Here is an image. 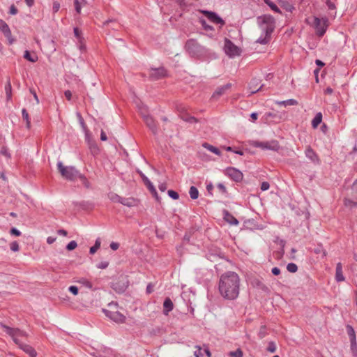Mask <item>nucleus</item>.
Instances as JSON below:
<instances>
[{
	"mask_svg": "<svg viewBox=\"0 0 357 357\" xmlns=\"http://www.w3.org/2000/svg\"><path fill=\"white\" fill-rule=\"evenodd\" d=\"M220 294L227 300H235L239 295L240 278L234 271H227L221 275L218 282Z\"/></svg>",
	"mask_w": 357,
	"mask_h": 357,
	"instance_id": "1",
	"label": "nucleus"
},
{
	"mask_svg": "<svg viewBox=\"0 0 357 357\" xmlns=\"http://www.w3.org/2000/svg\"><path fill=\"white\" fill-rule=\"evenodd\" d=\"M185 50L190 57L204 59L211 54V51L204 46L201 45L195 39H189L185 44Z\"/></svg>",
	"mask_w": 357,
	"mask_h": 357,
	"instance_id": "2",
	"label": "nucleus"
},
{
	"mask_svg": "<svg viewBox=\"0 0 357 357\" xmlns=\"http://www.w3.org/2000/svg\"><path fill=\"white\" fill-rule=\"evenodd\" d=\"M258 22L262 33L271 37L275 27V21L273 17L269 15L260 16L258 17Z\"/></svg>",
	"mask_w": 357,
	"mask_h": 357,
	"instance_id": "3",
	"label": "nucleus"
},
{
	"mask_svg": "<svg viewBox=\"0 0 357 357\" xmlns=\"http://www.w3.org/2000/svg\"><path fill=\"white\" fill-rule=\"evenodd\" d=\"M57 167L61 175L66 180L74 181L77 177L84 178L85 177L81 175L79 171L73 166H64L62 162H57Z\"/></svg>",
	"mask_w": 357,
	"mask_h": 357,
	"instance_id": "4",
	"label": "nucleus"
},
{
	"mask_svg": "<svg viewBox=\"0 0 357 357\" xmlns=\"http://www.w3.org/2000/svg\"><path fill=\"white\" fill-rule=\"evenodd\" d=\"M307 22L315 29L316 34L319 37H322L325 34L328 26V21L326 17H314L312 22H310L309 20H307Z\"/></svg>",
	"mask_w": 357,
	"mask_h": 357,
	"instance_id": "5",
	"label": "nucleus"
},
{
	"mask_svg": "<svg viewBox=\"0 0 357 357\" xmlns=\"http://www.w3.org/2000/svg\"><path fill=\"white\" fill-rule=\"evenodd\" d=\"M4 331L8 334L13 340L16 344H20L22 341L20 339V337H26L27 334L26 332L21 331L18 328H14L6 325L3 326Z\"/></svg>",
	"mask_w": 357,
	"mask_h": 357,
	"instance_id": "6",
	"label": "nucleus"
},
{
	"mask_svg": "<svg viewBox=\"0 0 357 357\" xmlns=\"http://www.w3.org/2000/svg\"><path fill=\"white\" fill-rule=\"evenodd\" d=\"M252 145L255 147L260 148L263 150H271L273 151H278L280 146L277 140H271L266 142L255 141Z\"/></svg>",
	"mask_w": 357,
	"mask_h": 357,
	"instance_id": "7",
	"label": "nucleus"
},
{
	"mask_svg": "<svg viewBox=\"0 0 357 357\" xmlns=\"http://www.w3.org/2000/svg\"><path fill=\"white\" fill-rule=\"evenodd\" d=\"M224 50L230 58L239 56L241 53V50L227 38L225 39Z\"/></svg>",
	"mask_w": 357,
	"mask_h": 357,
	"instance_id": "8",
	"label": "nucleus"
},
{
	"mask_svg": "<svg viewBox=\"0 0 357 357\" xmlns=\"http://www.w3.org/2000/svg\"><path fill=\"white\" fill-rule=\"evenodd\" d=\"M139 109L146 126L149 128V129L152 131L153 134H156V124L155 123L154 119L151 116L149 115L146 107L142 105V107H139Z\"/></svg>",
	"mask_w": 357,
	"mask_h": 357,
	"instance_id": "9",
	"label": "nucleus"
},
{
	"mask_svg": "<svg viewBox=\"0 0 357 357\" xmlns=\"http://www.w3.org/2000/svg\"><path fill=\"white\" fill-rule=\"evenodd\" d=\"M102 312L107 317L116 323H123L126 320V317L118 311H110L102 309Z\"/></svg>",
	"mask_w": 357,
	"mask_h": 357,
	"instance_id": "10",
	"label": "nucleus"
},
{
	"mask_svg": "<svg viewBox=\"0 0 357 357\" xmlns=\"http://www.w3.org/2000/svg\"><path fill=\"white\" fill-rule=\"evenodd\" d=\"M167 75V71L163 67L152 68L150 70L149 76L153 80H158Z\"/></svg>",
	"mask_w": 357,
	"mask_h": 357,
	"instance_id": "11",
	"label": "nucleus"
},
{
	"mask_svg": "<svg viewBox=\"0 0 357 357\" xmlns=\"http://www.w3.org/2000/svg\"><path fill=\"white\" fill-rule=\"evenodd\" d=\"M225 172L226 174L236 182H239L243 179L242 172L234 167H228Z\"/></svg>",
	"mask_w": 357,
	"mask_h": 357,
	"instance_id": "12",
	"label": "nucleus"
},
{
	"mask_svg": "<svg viewBox=\"0 0 357 357\" xmlns=\"http://www.w3.org/2000/svg\"><path fill=\"white\" fill-rule=\"evenodd\" d=\"M0 30L8 40L9 44H12L14 42V39L12 37L11 31L6 22L1 19H0Z\"/></svg>",
	"mask_w": 357,
	"mask_h": 357,
	"instance_id": "13",
	"label": "nucleus"
},
{
	"mask_svg": "<svg viewBox=\"0 0 357 357\" xmlns=\"http://www.w3.org/2000/svg\"><path fill=\"white\" fill-rule=\"evenodd\" d=\"M202 12L212 22L220 25H223L225 24L224 20L215 13L208 10H202Z\"/></svg>",
	"mask_w": 357,
	"mask_h": 357,
	"instance_id": "14",
	"label": "nucleus"
},
{
	"mask_svg": "<svg viewBox=\"0 0 357 357\" xmlns=\"http://www.w3.org/2000/svg\"><path fill=\"white\" fill-rule=\"evenodd\" d=\"M20 349L28 354L30 357H36L37 352L31 345L26 344L23 342L17 344Z\"/></svg>",
	"mask_w": 357,
	"mask_h": 357,
	"instance_id": "15",
	"label": "nucleus"
},
{
	"mask_svg": "<svg viewBox=\"0 0 357 357\" xmlns=\"http://www.w3.org/2000/svg\"><path fill=\"white\" fill-rule=\"evenodd\" d=\"M305 156L314 163H319V159L314 150L308 146L305 151Z\"/></svg>",
	"mask_w": 357,
	"mask_h": 357,
	"instance_id": "16",
	"label": "nucleus"
},
{
	"mask_svg": "<svg viewBox=\"0 0 357 357\" xmlns=\"http://www.w3.org/2000/svg\"><path fill=\"white\" fill-rule=\"evenodd\" d=\"M231 84L230 83H228L227 84L218 87L213 92L212 97L213 98H216L222 96L227 90H229L231 88Z\"/></svg>",
	"mask_w": 357,
	"mask_h": 357,
	"instance_id": "17",
	"label": "nucleus"
},
{
	"mask_svg": "<svg viewBox=\"0 0 357 357\" xmlns=\"http://www.w3.org/2000/svg\"><path fill=\"white\" fill-rule=\"evenodd\" d=\"M224 219L225 220L231 225H238L239 222L238 220L231 215L229 211L225 210L224 211Z\"/></svg>",
	"mask_w": 357,
	"mask_h": 357,
	"instance_id": "18",
	"label": "nucleus"
},
{
	"mask_svg": "<svg viewBox=\"0 0 357 357\" xmlns=\"http://www.w3.org/2000/svg\"><path fill=\"white\" fill-rule=\"evenodd\" d=\"M259 83H260V81L258 79L255 78V79L251 80V82H250V83L249 84V87H250V90L251 94L257 93V91H259L261 89L263 85H261L259 88H257V86L259 84Z\"/></svg>",
	"mask_w": 357,
	"mask_h": 357,
	"instance_id": "19",
	"label": "nucleus"
},
{
	"mask_svg": "<svg viewBox=\"0 0 357 357\" xmlns=\"http://www.w3.org/2000/svg\"><path fill=\"white\" fill-rule=\"evenodd\" d=\"M174 304L169 298H166L163 303V313L167 315L173 310Z\"/></svg>",
	"mask_w": 357,
	"mask_h": 357,
	"instance_id": "20",
	"label": "nucleus"
},
{
	"mask_svg": "<svg viewBox=\"0 0 357 357\" xmlns=\"http://www.w3.org/2000/svg\"><path fill=\"white\" fill-rule=\"evenodd\" d=\"M335 280L337 282H342L345 280L343 273L341 263H337L335 269Z\"/></svg>",
	"mask_w": 357,
	"mask_h": 357,
	"instance_id": "21",
	"label": "nucleus"
},
{
	"mask_svg": "<svg viewBox=\"0 0 357 357\" xmlns=\"http://www.w3.org/2000/svg\"><path fill=\"white\" fill-rule=\"evenodd\" d=\"M143 181L148 188V189L150 190V192L155 197H158L157 191L153 185V184L150 181V180L146 177L144 175L142 176Z\"/></svg>",
	"mask_w": 357,
	"mask_h": 357,
	"instance_id": "22",
	"label": "nucleus"
},
{
	"mask_svg": "<svg viewBox=\"0 0 357 357\" xmlns=\"http://www.w3.org/2000/svg\"><path fill=\"white\" fill-rule=\"evenodd\" d=\"M137 201L133 197H122L121 204L128 207H133L137 205Z\"/></svg>",
	"mask_w": 357,
	"mask_h": 357,
	"instance_id": "23",
	"label": "nucleus"
},
{
	"mask_svg": "<svg viewBox=\"0 0 357 357\" xmlns=\"http://www.w3.org/2000/svg\"><path fill=\"white\" fill-rule=\"evenodd\" d=\"M275 103L278 105H282L284 107L294 106L298 105V101L295 99H288L282 101H276Z\"/></svg>",
	"mask_w": 357,
	"mask_h": 357,
	"instance_id": "24",
	"label": "nucleus"
},
{
	"mask_svg": "<svg viewBox=\"0 0 357 357\" xmlns=\"http://www.w3.org/2000/svg\"><path fill=\"white\" fill-rule=\"evenodd\" d=\"M322 121V114L321 112H318L316 114L315 116L313 118L312 121V126L313 128H317L318 126Z\"/></svg>",
	"mask_w": 357,
	"mask_h": 357,
	"instance_id": "25",
	"label": "nucleus"
},
{
	"mask_svg": "<svg viewBox=\"0 0 357 357\" xmlns=\"http://www.w3.org/2000/svg\"><path fill=\"white\" fill-rule=\"evenodd\" d=\"M203 146L204 148H206L207 150H208L209 151L215 153V155H220L221 153H220V150L218 148H216V147H215V146H212V145H211L209 144H207V143H204L203 144Z\"/></svg>",
	"mask_w": 357,
	"mask_h": 357,
	"instance_id": "26",
	"label": "nucleus"
},
{
	"mask_svg": "<svg viewBox=\"0 0 357 357\" xmlns=\"http://www.w3.org/2000/svg\"><path fill=\"white\" fill-rule=\"evenodd\" d=\"M24 58L32 63H34L38 60V56L36 54H31L28 50L24 52Z\"/></svg>",
	"mask_w": 357,
	"mask_h": 357,
	"instance_id": "27",
	"label": "nucleus"
},
{
	"mask_svg": "<svg viewBox=\"0 0 357 357\" xmlns=\"http://www.w3.org/2000/svg\"><path fill=\"white\" fill-rule=\"evenodd\" d=\"M189 195L191 199H196L199 197V191L195 186H191L189 190Z\"/></svg>",
	"mask_w": 357,
	"mask_h": 357,
	"instance_id": "28",
	"label": "nucleus"
},
{
	"mask_svg": "<svg viewBox=\"0 0 357 357\" xmlns=\"http://www.w3.org/2000/svg\"><path fill=\"white\" fill-rule=\"evenodd\" d=\"M313 252L316 254H321L322 257H326V252L324 249L323 246L320 244L317 245L314 249Z\"/></svg>",
	"mask_w": 357,
	"mask_h": 357,
	"instance_id": "29",
	"label": "nucleus"
},
{
	"mask_svg": "<svg viewBox=\"0 0 357 357\" xmlns=\"http://www.w3.org/2000/svg\"><path fill=\"white\" fill-rule=\"evenodd\" d=\"M346 328H347V331L348 335L349 337V340H356L354 328L350 325H347Z\"/></svg>",
	"mask_w": 357,
	"mask_h": 357,
	"instance_id": "30",
	"label": "nucleus"
},
{
	"mask_svg": "<svg viewBox=\"0 0 357 357\" xmlns=\"http://www.w3.org/2000/svg\"><path fill=\"white\" fill-rule=\"evenodd\" d=\"M181 118L183 121L190 123H194L197 122V119L194 116H189L187 114H181Z\"/></svg>",
	"mask_w": 357,
	"mask_h": 357,
	"instance_id": "31",
	"label": "nucleus"
},
{
	"mask_svg": "<svg viewBox=\"0 0 357 357\" xmlns=\"http://www.w3.org/2000/svg\"><path fill=\"white\" fill-rule=\"evenodd\" d=\"M271 37L261 33V36L257 39V42L261 44L266 45L270 41Z\"/></svg>",
	"mask_w": 357,
	"mask_h": 357,
	"instance_id": "32",
	"label": "nucleus"
},
{
	"mask_svg": "<svg viewBox=\"0 0 357 357\" xmlns=\"http://www.w3.org/2000/svg\"><path fill=\"white\" fill-rule=\"evenodd\" d=\"M22 114L23 119L26 121L27 128H29L30 126H31V121H30V119H29V114H28V112H27L26 109H24V108L22 109Z\"/></svg>",
	"mask_w": 357,
	"mask_h": 357,
	"instance_id": "33",
	"label": "nucleus"
},
{
	"mask_svg": "<svg viewBox=\"0 0 357 357\" xmlns=\"http://www.w3.org/2000/svg\"><path fill=\"white\" fill-rule=\"evenodd\" d=\"M100 239H96L95 244L93 246L91 247L89 252L91 255H93L100 247Z\"/></svg>",
	"mask_w": 357,
	"mask_h": 357,
	"instance_id": "34",
	"label": "nucleus"
},
{
	"mask_svg": "<svg viewBox=\"0 0 357 357\" xmlns=\"http://www.w3.org/2000/svg\"><path fill=\"white\" fill-rule=\"evenodd\" d=\"M109 199L113 202L120 203L122 199V197L119 196L116 193H111L109 195Z\"/></svg>",
	"mask_w": 357,
	"mask_h": 357,
	"instance_id": "35",
	"label": "nucleus"
},
{
	"mask_svg": "<svg viewBox=\"0 0 357 357\" xmlns=\"http://www.w3.org/2000/svg\"><path fill=\"white\" fill-rule=\"evenodd\" d=\"M265 3L271 8L272 10H273L275 13H280V8L271 1L270 0H265Z\"/></svg>",
	"mask_w": 357,
	"mask_h": 357,
	"instance_id": "36",
	"label": "nucleus"
},
{
	"mask_svg": "<svg viewBox=\"0 0 357 357\" xmlns=\"http://www.w3.org/2000/svg\"><path fill=\"white\" fill-rule=\"evenodd\" d=\"M228 356L230 357H243V354L241 349H237L236 351L229 352Z\"/></svg>",
	"mask_w": 357,
	"mask_h": 357,
	"instance_id": "37",
	"label": "nucleus"
},
{
	"mask_svg": "<svg viewBox=\"0 0 357 357\" xmlns=\"http://www.w3.org/2000/svg\"><path fill=\"white\" fill-rule=\"evenodd\" d=\"M199 22L201 23L202 26L206 31H213V27L206 23V21L204 19H199Z\"/></svg>",
	"mask_w": 357,
	"mask_h": 357,
	"instance_id": "38",
	"label": "nucleus"
},
{
	"mask_svg": "<svg viewBox=\"0 0 357 357\" xmlns=\"http://www.w3.org/2000/svg\"><path fill=\"white\" fill-rule=\"evenodd\" d=\"M276 349H277V347L274 342L271 341L268 342V347L266 348L267 351H268L270 353H274L276 351Z\"/></svg>",
	"mask_w": 357,
	"mask_h": 357,
	"instance_id": "39",
	"label": "nucleus"
},
{
	"mask_svg": "<svg viewBox=\"0 0 357 357\" xmlns=\"http://www.w3.org/2000/svg\"><path fill=\"white\" fill-rule=\"evenodd\" d=\"M88 145L93 154L97 153L98 152V147L94 141H91V142H89Z\"/></svg>",
	"mask_w": 357,
	"mask_h": 357,
	"instance_id": "40",
	"label": "nucleus"
},
{
	"mask_svg": "<svg viewBox=\"0 0 357 357\" xmlns=\"http://www.w3.org/2000/svg\"><path fill=\"white\" fill-rule=\"evenodd\" d=\"M5 91H6L7 98L10 99L11 98L12 87H11V84L9 80L8 81L7 84L5 86Z\"/></svg>",
	"mask_w": 357,
	"mask_h": 357,
	"instance_id": "41",
	"label": "nucleus"
},
{
	"mask_svg": "<svg viewBox=\"0 0 357 357\" xmlns=\"http://www.w3.org/2000/svg\"><path fill=\"white\" fill-rule=\"evenodd\" d=\"M287 269L290 273H296L298 270V266L294 263H289L287 266Z\"/></svg>",
	"mask_w": 357,
	"mask_h": 357,
	"instance_id": "42",
	"label": "nucleus"
},
{
	"mask_svg": "<svg viewBox=\"0 0 357 357\" xmlns=\"http://www.w3.org/2000/svg\"><path fill=\"white\" fill-rule=\"evenodd\" d=\"M79 282L82 284L83 285H84L85 287H86L89 289H92L93 288L92 283L90 281H89L88 280L85 279V278H82L79 281Z\"/></svg>",
	"mask_w": 357,
	"mask_h": 357,
	"instance_id": "43",
	"label": "nucleus"
},
{
	"mask_svg": "<svg viewBox=\"0 0 357 357\" xmlns=\"http://www.w3.org/2000/svg\"><path fill=\"white\" fill-rule=\"evenodd\" d=\"M167 194L169 197H171L172 199H173L174 200H176L179 198V195H178V192L174 190H168Z\"/></svg>",
	"mask_w": 357,
	"mask_h": 357,
	"instance_id": "44",
	"label": "nucleus"
},
{
	"mask_svg": "<svg viewBox=\"0 0 357 357\" xmlns=\"http://www.w3.org/2000/svg\"><path fill=\"white\" fill-rule=\"evenodd\" d=\"M77 246V243L75 241H71L66 245V249L69 251L75 249Z\"/></svg>",
	"mask_w": 357,
	"mask_h": 357,
	"instance_id": "45",
	"label": "nucleus"
},
{
	"mask_svg": "<svg viewBox=\"0 0 357 357\" xmlns=\"http://www.w3.org/2000/svg\"><path fill=\"white\" fill-rule=\"evenodd\" d=\"M73 32H74V35L79 40L81 41L82 40V31L77 28V27H75L73 29Z\"/></svg>",
	"mask_w": 357,
	"mask_h": 357,
	"instance_id": "46",
	"label": "nucleus"
},
{
	"mask_svg": "<svg viewBox=\"0 0 357 357\" xmlns=\"http://www.w3.org/2000/svg\"><path fill=\"white\" fill-rule=\"evenodd\" d=\"M10 248L13 252H17L20 249L19 244L17 241H13L10 245Z\"/></svg>",
	"mask_w": 357,
	"mask_h": 357,
	"instance_id": "47",
	"label": "nucleus"
},
{
	"mask_svg": "<svg viewBox=\"0 0 357 357\" xmlns=\"http://www.w3.org/2000/svg\"><path fill=\"white\" fill-rule=\"evenodd\" d=\"M350 342H351V350L352 351V352L356 354V351H357V343H356V340H350Z\"/></svg>",
	"mask_w": 357,
	"mask_h": 357,
	"instance_id": "48",
	"label": "nucleus"
},
{
	"mask_svg": "<svg viewBox=\"0 0 357 357\" xmlns=\"http://www.w3.org/2000/svg\"><path fill=\"white\" fill-rule=\"evenodd\" d=\"M109 262L108 261H101L96 265V267L100 269H105L108 267Z\"/></svg>",
	"mask_w": 357,
	"mask_h": 357,
	"instance_id": "49",
	"label": "nucleus"
},
{
	"mask_svg": "<svg viewBox=\"0 0 357 357\" xmlns=\"http://www.w3.org/2000/svg\"><path fill=\"white\" fill-rule=\"evenodd\" d=\"M344 204H345L346 206H351V207H354V206H357V202H354V201L350 200L349 199H346L344 200Z\"/></svg>",
	"mask_w": 357,
	"mask_h": 357,
	"instance_id": "50",
	"label": "nucleus"
},
{
	"mask_svg": "<svg viewBox=\"0 0 357 357\" xmlns=\"http://www.w3.org/2000/svg\"><path fill=\"white\" fill-rule=\"evenodd\" d=\"M77 116L78 117L79 122L80 125L82 126V128L84 130H86V126L85 125V123H84V119L82 117L81 114L79 113H77Z\"/></svg>",
	"mask_w": 357,
	"mask_h": 357,
	"instance_id": "51",
	"label": "nucleus"
},
{
	"mask_svg": "<svg viewBox=\"0 0 357 357\" xmlns=\"http://www.w3.org/2000/svg\"><path fill=\"white\" fill-rule=\"evenodd\" d=\"M74 4H75V8L76 12L77 13H80L82 7L80 5L79 0H74Z\"/></svg>",
	"mask_w": 357,
	"mask_h": 357,
	"instance_id": "52",
	"label": "nucleus"
},
{
	"mask_svg": "<svg viewBox=\"0 0 357 357\" xmlns=\"http://www.w3.org/2000/svg\"><path fill=\"white\" fill-rule=\"evenodd\" d=\"M197 350H196L194 353L195 357H203L204 354L202 352V348L199 346H196Z\"/></svg>",
	"mask_w": 357,
	"mask_h": 357,
	"instance_id": "53",
	"label": "nucleus"
},
{
	"mask_svg": "<svg viewBox=\"0 0 357 357\" xmlns=\"http://www.w3.org/2000/svg\"><path fill=\"white\" fill-rule=\"evenodd\" d=\"M269 188H270V184H269L268 182L264 181V182L261 183V190L262 191H266V190H268Z\"/></svg>",
	"mask_w": 357,
	"mask_h": 357,
	"instance_id": "54",
	"label": "nucleus"
},
{
	"mask_svg": "<svg viewBox=\"0 0 357 357\" xmlns=\"http://www.w3.org/2000/svg\"><path fill=\"white\" fill-rule=\"evenodd\" d=\"M10 234L19 236L21 235V232L15 227H13L10 231Z\"/></svg>",
	"mask_w": 357,
	"mask_h": 357,
	"instance_id": "55",
	"label": "nucleus"
},
{
	"mask_svg": "<svg viewBox=\"0 0 357 357\" xmlns=\"http://www.w3.org/2000/svg\"><path fill=\"white\" fill-rule=\"evenodd\" d=\"M17 8L14 5H11L9 9V13L10 15H15L17 13Z\"/></svg>",
	"mask_w": 357,
	"mask_h": 357,
	"instance_id": "56",
	"label": "nucleus"
},
{
	"mask_svg": "<svg viewBox=\"0 0 357 357\" xmlns=\"http://www.w3.org/2000/svg\"><path fill=\"white\" fill-rule=\"evenodd\" d=\"M217 188L219 189L220 191H221L223 194H225L227 192L226 187L223 183H218L217 185Z\"/></svg>",
	"mask_w": 357,
	"mask_h": 357,
	"instance_id": "57",
	"label": "nucleus"
},
{
	"mask_svg": "<svg viewBox=\"0 0 357 357\" xmlns=\"http://www.w3.org/2000/svg\"><path fill=\"white\" fill-rule=\"evenodd\" d=\"M326 3L329 10H335V3L333 2H332L331 0H326Z\"/></svg>",
	"mask_w": 357,
	"mask_h": 357,
	"instance_id": "58",
	"label": "nucleus"
},
{
	"mask_svg": "<svg viewBox=\"0 0 357 357\" xmlns=\"http://www.w3.org/2000/svg\"><path fill=\"white\" fill-rule=\"evenodd\" d=\"M68 289L73 295L78 294V288L76 286H70Z\"/></svg>",
	"mask_w": 357,
	"mask_h": 357,
	"instance_id": "59",
	"label": "nucleus"
},
{
	"mask_svg": "<svg viewBox=\"0 0 357 357\" xmlns=\"http://www.w3.org/2000/svg\"><path fill=\"white\" fill-rule=\"evenodd\" d=\"M110 248L113 250H116L119 248V244L116 242H112L110 243Z\"/></svg>",
	"mask_w": 357,
	"mask_h": 357,
	"instance_id": "60",
	"label": "nucleus"
},
{
	"mask_svg": "<svg viewBox=\"0 0 357 357\" xmlns=\"http://www.w3.org/2000/svg\"><path fill=\"white\" fill-rule=\"evenodd\" d=\"M266 333H265V327L261 326L260 328V331L259 332V337L261 339L264 337Z\"/></svg>",
	"mask_w": 357,
	"mask_h": 357,
	"instance_id": "61",
	"label": "nucleus"
},
{
	"mask_svg": "<svg viewBox=\"0 0 357 357\" xmlns=\"http://www.w3.org/2000/svg\"><path fill=\"white\" fill-rule=\"evenodd\" d=\"M351 190L357 196V179L353 183V185L351 186Z\"/></svg>",
	"mask_w": 357,
	"mask_h": 357,
	"instance_id": "62",
	"label": "nucleus"
},
{
	"mask_svg": "<svg viewBox=\"0 0 357 357\" xmlns=\"http://www.w3.org/2000/svg\"><path fill=\"white\" fill-rule=\"evenodd\" d=\"M1 153L8 158L10 157V155L8 153V150L6 147H2L1 150Z\"/></svg>",
	"mask_w": 357,
	"mask_h": 357,
	"instance_id": "63",
	"label": "nucleus"
},
{
	"mask_svg": "<svg viewBox=\"0 0 357 357\" xmlns=\"http://www.w3.org/2000/svg\"><path fill=\"white\" fill-rule=\"evenodd\" d=\"M153 286L151 283H149L146 287V291L147 294H151L153 292Z\"/></svg>",
	"mask_w": 357,
	"mask_h": 357,
	"instance_id": "64",
	"label": "nucleus"
}]
</instances>
